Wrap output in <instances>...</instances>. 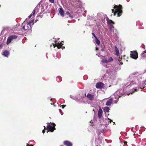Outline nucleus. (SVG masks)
<instances>
[{
    "instance_id": "obj_1",
    "label": "nucleus",
    "mask_w": 146,
    "mask_h": 146,
    "mask_svg": "<svg viewBox=\"0 0 146 146\" xmlns=\"http://www.w3.org/2000/svg\"><path fill=\"white\" fill-rule=\"evenodd\" d=\"M129 79H131L132 80L131 82L130 85L131 86H132L133 88H134L133 90H132V92L131 93L132 94V93L135 92V91H137V87L139 88V87L141 88L142 87L140 86L141 83L138 82L137 80V78L136 76H134L133 74H131L129 77Z\"/></svg>"
},
{
    "instance_id": "obj_2",
    "label": "nucleus",
    "mask_w": 146,
    "mask_h": 146,
    "mask_svg": "<svg viewBox=\"0 0 146 146\" xmlns=\"http://www.w3.org/2000/svg\"><path fill=\"white\" fill-rule=\"evenodd\" d=\"M122 6L121 5L118 6L115 5L113 8L115 9L116 11H115L114 9L112 10V13L114 14V15H115L117 13L118 16L119 17L122 14Z\"/></svg>"
},
{
    "instance_id": "obj_3",
    "label": "nucleus",
    "mask_w": 146,
    "mask_h": 146,
    "mask_svg": "<svg viewBox=\"0 0 146 146\" xmlns=\"http://www.w3.org/2000/svg\"><path fill=\"white\" fill-rule=\"evenodd\" d=\"M108 23L110 25V28L111 34L113 35H116L118 32L116 29L113 28L112 25L114 24V22L111 20L108 19L107 20Z\"/></svg>"
},
{
    "instance_id": "obj_4",
    "label": "nucleus",
    "mask_w": 146,
    "mask_h": 146,
    "mask_svg": "<svg viewBox=\"0 0 146 146\" xmlns=\"http://www.w3.org/2000/svg\"><path fill=\"white\" fill-rule=\"evenodd\" d=\"M48 125L47 127V129L48 130L47 132L48 131H51L52 132L55 129V124L54 123H47Z\"/></svg>"
},
{
    "instance_id": "obj_5",
    "label": "nucleus",
    "mask_w": 146,
    "mask_h": 146,
    "mask_svg": "<svg viewBox=\"0 0 146 146\" xmlns=\"http://www.w3.org/2000/svg\"><path fill=\"white\" fill-rule=\"evenodd\" d=\"M23 29L25 30H30L31 28V26L28 23H26L24 21L22 25Z\"/></svg>"
},
{
    "instance_id": "obj_6",
    "label": "nucleus",
    "mask_w": 146,
    "mask_h": 146,
    "mask_svg": "<svg viewBox=\"0 0 146 146\" xmlns=\"http://www.w3.org/2000/svg\"><path fill=\"white\" fill-rule=\"evenodd\" d=\"M63 42L62 41L60 43H56L54 44V43H53L52 44L54 48L56 46H57L58 48H61L63 49L65 48V47L63 46H62L63 45Z\"/></svg>"
},
{
    "instance_id": "obj_7",
    "label": "nucleus",
    "mask_w": 146,
    "mask_h": 146,
    "mask_svg": "<svg viewBox=\"0 0 146 146\" xmlns=\"http://www.w3.org/2000/svg\"><path fill=\"white\" fill-rule=\"evenodd\" d=\"M131 57L133 58L136 59L138 58V53L135 51L131 52Z\"/></svg>"
},
{
    "instance_id": "obj_8",
    "label": "nucleus",
    "mask_w": 146,
    "mask_h": 146,
    "mask_svg": "<svg viewBox=\"0 0 146 146\" xmlns=\"http://www.w3.org/2000/svg\"><path fill=\"white\" fill-rule=\"evenodd\" d=\"M17 36L15 35L11 36L8 37L7 39V44H8L11 41V40L13 39L16 38Z\"/></svg>"
},
{
    "instance_id": "obj_9",
    "label": "nucleus",
    "mask_w": 146,
    "mask_h": 146,
    "mask_svg": "<svg viewBox=\"0 0 146 146\" xmlns=\"http://www.w3.org/2000/svg\"><path fill=\"white\" fill-rule=\"evenodd\" d=\"M117 102V101L113 102L112 98H110V100H108L106 103V105L108 106H110L112 103H115Z\"/></svg>"
},
{
    "instance_id": "obj_10",
    "label": "nucleus",
    "mask_w": 146,
    "mask_h": 146,
    "mask_svg": "<svg viewBox=\"0 0 146 146\" xmlns=\"http://www.w3.org/2000/svg\"><path fill=\"white\" fill-rule=\"evenodd\" d=\"M104 86V84L101 82L97 83L96 85V87L98 88H101Z\"/></svg>"
},
{
    "instance_id": "obj_11",
    "label": "nucleus",
    "mask_w": 146,
    "mask_h": 146,
    "mask_svg": "<svg viewBox=\"0 0 146 146\" xmlns=\"http://www.w3.org/2000/svg\"><path fill=\"white\" fill-rule=\"evenodd\" d=\"M2 54L5 56L8 57L9 54V51L5 50L2 52Z\"/></svg>"
},
{
    "instance_id": "obj_12",
    "label": "nucleus",
    "mask_w": 146,
    "mask_h": 146,
    "mask_svg": "<svg viewBox=\"0 0 146 146\" xmlns=\"http://www.w3.org/2000/svg\"><path fill=\"white\" fill-rule=\"evenodd\" d=\"M113 60V58L111 57H110L108 60L103 59L102 60V62H109L112 61Z\"/></svg>"
},
{
    "instance_id": "obj_13",
    "label": "nucleus",
    "mask_w": 146,
    "mask_h": 146,
    "mask_svg": "<svg viewBox=\"0 0 146 146\" xmlns=\"http://www.w3.org/2000/svg\"><path fill=\"white\" fill-rule=\"evenodd\" d=\"M64 145L67 146H72V143L70 141H65L64 142Z\"/></svg>"
},
{
    "instance_id": "obj_14",
    "label": "nucleus",
    "mask_w": 146,
    "mask_h": 146,
    "mask_svg": "<svg viewBox=\"0 0 146 146\" xmlns=\"http://www.w3.org/2000/svg\"><path fill=\"white\" fill-rule=\"evenodd\" d=\"M59 13L60 15L62 17L64 16V11L61 8H60L59 9Z\"/></svg>"
},
{
    "instance_id": "obj_15",
    "label": "nucleus",
    "mask_w": 146,
    "mask_h": 146,
    "mask_svg": "<svg viewBox=\"0 0 146 146\" xmlns=\"http://www.w3.org/2000/svg\"><path fill=\"white\" fill-rule=\"evenodd\" d=\"M102 114V110L101 108H100L98 111V116L99 118L101 117Z\"/></svg>"
},
{
    "instance_id": "obj_16",
    "label": "nucleus",
    "mask_w": 146,
    "mask_h": 146,
    "mask_svg": "<svg viewBox=\"0 0 146 146\" xmlns=\"http://www.w3.org/2000/svg\"><path fill=\"white\" fill-rule=\"evenodd\" d=\"M119 94V91H117L114 94V96L115 97V99H118L120 97V96L119 94Z\"/></svg>"
},
{
    "instance_id": "obj_17",
    "label": "nucleus",
    "mask_w": 146,
    "mask_h": 146,
    "mask_svg": "<svg viewBox=\"0 0 146 146\" xmlns=\"http://www.w3.org/2000/svg\"><path fill=\"white\" fill-rule=\"evenodd\" d=\"M87 97L89 99L91 100H92L94 98V96L90 94H88L87 95Z\"/></svg>"
},
{
    "instance_id": "obj_18",
    "label": "nucleus",
    "mask_w": 146,
    "mask_h": 146,
    "mask_svg": "<svg viewBox=\"0 0 146 146\" xmlns=\"http://www.w3.org/2000/svg\"><path fill=\"white\" fill-rule=\"evenodd\" d=\"M115 54L117 56H119V50L118 48H117L116 46L115 47Z\"/></svg>"
},
{
    "instance_id": "obj_19",
    "label": "nucleus",
    "mask_w": 146,
    "mask_h": 146,
    "mask_svg": "<svg viewBox=\"0 0 146 146\" xmlns=\"http://www.w3.org/2000/svg\"><path fill=\"white\" fill-rule=\"evenodd\" d=\"M110 108L108 107H105L104 108V111L105 112H108Z\"/></svg>"
},
{
    "instance_id": "obj_20",
    "label": "nucleus",
    "mask_w": 146,
    "mask_h": 146,
    "mask_svg": "<svg viewBox=\"0 0 146 146\" xmlns=\"http://www.w3.org/2000/svg\"><path fill=\"white\" fill-rule=\"evenodd\" d=\"M95 41L96 43L97 44H100V41L99 40H98L97 38H95Z\"/></svg>"
},
{
    "instance_id": "obj_21",
    "label": "nucleus",
    "mask_w": 146,
    "mask_h": 146,
    "mask_svg": "<svg viewBox=\"0 0 146 146\" xmlns=\"http://www.w3.org/2000/svg\"><path fill=\"white\" fill-rule=\"evenodd\" d=\"M66 14L67 15H68V16L67 17H70L71 18H72V17L71 15L70 14L69 12L68 11H67L66 13Z\"/></svg>"
},
{
    "instance_id": "obj_22",
    "label": "nucleus",
    "mask_w": 146,
    "mask_h": 146,
    "mask_svg": "<svg viewBox=\"0 0 146 146\" xmlns=\"http://www.w3.org/2000/svg\"><path fill=\"white\" fill-rule=\"evenodd\" d=\"M106 120L108 121V124H109L112 121V120H111V119H109V118H107Z\"/></svg>"
},
{
    "instance_id": "obj_23",
    "label": "nucleus",
    "mask_w": 146,
    "mask_h": 146,
    "mask_svg": "<svg viewBox=\"0 0 146 146\" xmlns=\"http://www.w3.org/2000/svg\"><path fill=\"white\" fill-rule=\"evenodd\" d=\"M34 21V20H32L29 21L28 23L30 25H31V24L33 23Z\"/></svg>"
},
{
    "instance_id": "obj_24",
    "label": "nucleus",
    "mask_w": 146,
    "mask_h": 146,
    "mask_svg": "<svg viewBox=\"0 0 146 146\" xmlns=\"http://www.w3.org/2000/svg\"><path fill=\"white\" fill-rule=\"evenodd\" d=\"M35 9H34L33 11L32 12V14H32V16H34L35 13Z\"/></svg>"
},
{
    "instance_id": "obj_25",
    "label": "nucleus",
    "mask_w": 146,
    "mask_h": 146,
    "mask_svg": "<svg viewBox=\"0 0 146 146\" xmlns=\"http://www.w3.org/2000/svg\"><path fill=\"white\" fill-rule=\"evenodd\" d=\"M49 1L51 3H53L54 2V0H49Z\"/></svg>"
},
{
    "instance_id": "obj_26",
    "label": "nucleus",
    "mask_w": 146,
    "mask_h": 146,
    "mask_svg": "<svg viewBox=\"0 0 146 146\" xmlns=\"http://www.w3.org/2000/svg\"><path fill=\"white\" fill-rule=\"evenodd\" d=\"M92 34L94 36L95 38H96V36H95V34H94V33H92Z\"/></svg>"
},
{
    "instance_id": "obj_27",
    "label": "nucleus",
    "mask_w": 146,
    "mask_h": 146,
    "mask_svg": "<svg viewBox=\"0 0 146 146\" xmlns=\"http://www.w3.org/2000/svg\"><path fill=\"white\" fill-rule=\"evenodd\" d=\"M32 14H31L30 15H29V16L28 17L29 18H30L32 17Z\"/></svg>"
},
{
    "instance_id": "obj_28",
    "label": "nucleus",
    "mask_w": 146,
    "mask_h": 146,
    "mask_svg": "<svg viewBox=\"0 0 146 146\" xmlns=\"http://www.w3.org/2000/svg\"><path fill=\"white\" fill-rule=\"evenodd\" d=\"M65 106L64 105H63L62 106V108H64Z\"/></svg>"
},
{
    "instance_id": "obj_29",
    "label": "nucleus",
    "mask_w": 146,
    "mask_h": 146,
    "mask_svg": "<svg viewBox=\"0 0 146 146\" xmlns=\"http://www.w3.org/2000/svg\"><path fill=\"white\" fill-rule=\"evenodd\" d=\"M45 132V130H43L42 131V133H44V132Z\"/></svg>"
},
{
    "instance_id": "obj_30",
    "label": "nucleus",
    "mask_w": 146,
    "mask_h": 146,
    "mask_svg": "<svg viewBox=\"0 0 146 146\" xmlns=\"http://www.w3.org/2000/svg\"><path fill=\"white\" fill-rule=\"evenodd\" d=\"M121 59L120 57H119V61L120 62V61H121Z\"/></svg>"
},
{
    "instance_id": "obj_31",
    "label": "nucleus",
    "mask_w": 146,
    "mask_h": 146,
    "mask_svg": "<svg viewBox=\"0 0 146 146\" xmlns=\"http://www.w3.org/2000/svg\"><path fill=\"white\" fill-rule=\"evenodd\" d=\"M122 64H123V63H122V62H120V64H119V65H122Z\"/></svg>"
},
{
    "instance_id": "obj_32",
    "label": "nucleus",
    "mask_w": 146,
    "mask_h": 146,
    "mask_svg": "<svg viewBox=\"0 0 146 146\" xmlns=\"http://www.w3.org/2000/svg\"><path fill=\"white\" fill-rule=\"evenodd\" d=\"M61 112V115H62L63 114V112H62V111L61 112Z\"/></svg>"
},
{
    "instance_id": "obj_33",
    "label": "nucleus",
    "mask_w": 146,
    "mask_h": 146,
    "mask_svg": "<svg viewBox=\"0 0 146 146\" xmlns=\"http://www.w3.org/2000/svg\"><path fill=\"white\" fill-rule=\"evenodd\" d=\"M127 142L126 141H125L124 142V144H127Z\"/></svg>"
},
{
    "instance_id": "obj_34",
    "label": "nucleus",
    "mask_w": 146,
    "mask_h": 146,
    "mask_svg": "<svg viewBox=\"0 0 146 146\" xmlns=\"http://www.w3.org/2000/svg\"><path fill=\"white\" fill-rule=\"evenodd\" d=\"M59 111L60 112H61V111H62V110H61V109H59Z\"/></svg>"
},
{
    "instance_id": "obj_35",
    "label": "nucleus",
    "mask_w": 146,
    "mask_h": 146,
    "mask_svg": "<svg viewBox=\"0 0 146 146\" xmlns=\"http://www.w3.org/2000/svg\"><path fill=\"white\" fill-rule=\"evenodd\" d=\"M98 50V48L97 47L96 48V50Z\"/></svg>"
},
{
    "instance_id": "obj_36",
    "label": "nucleus",
    "mask_w": 146,
    "mask_h": 146,
    "mask_svg": "<svg viewBox=\"0 0 146 146\" xmlns=\"http://www.w3.org/2000/svg\"><path fill=\"white\" fill-rule=\"evenodd\" d=\"M28 145H29L28 144L27 146H33L32 145H30L29 146Z\"/></svg>"
},
{
    "instance_id": "obj_37",
    "label": "nucleus",
    "mask_w": 146,
    "mask_h": 146,
    "mask_svg": "<svg viewBox=\"0 0 146 146\" xmlns=\"http://www.w3.org/2000/svg\"><path fill=\"white\" fill-rule=\"evenodd\" d=\"M70 98H72V96H70Z\"/></svg>"
},
{
    "instance_id": "obj_38",
    "label": "nucleus",
    "mask_w": 146,
    "mask_h": 146,
    "mask_svg": "<svg viewBox=\"0 0 146 146\" xmlns=\"http://www.w3.org/2000/svg\"><path fill=\"white\" fill-rule=\"evenodd\" d=\"M144 53H146V50H145L143 52Z\"/></svg>"
},
{
    "instance_id": "obj_39",
    "label": "nucleus",
    "mask_w": 146,
    "mask_h": 146,
    "mask_svg": "<svg viewBox=\"0 0 146 146\" xmlns=\"http://www.w3.org/2000/svg\"><path fill=\"white\" fill-rule=\"evenodd\" d=\"M1 47V45L0 44V47Z\"/></svg>"
},
{
    "instance_id": "obj_40",
    "label": "nucleus",
    "mask_w": 146,
    "mask_h": 146,
    "mask_svg": "<svg viewBox=\"0 0 146 146\" xmlns=\"http://www.w3.org/2000/svg\"><path fill=\"white\" fill-rule=\"evenodd\" d=\"M44 129H46L45 127V126H44Z\"/></svg>"
},
{
    "instance_id": "obj_41",
    "label": "nucleus",
    "mask_w": 146,
    "mask_h": 146,
    "mask_svg": "<svg viewBox=\"0 0 146 146\" xmlns=\"http://www.w3.org/2000/svg\"><path fill=\"white\" fill-rule=\"evenodd\" d=\"M113 123H114V124H115V123L113 122Z\"/></svg>"
}]
</instances>
